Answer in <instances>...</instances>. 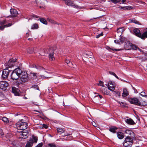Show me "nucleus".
<instances>
[{
    "instance_id": "c756f323",
    "label": "nucleus",
    "mask_w": 147,
    "mask_h": 147,
    "mask_svg": "<svg viewBox=\"0 0 147 147\" xmlns=\"http://www.w3.org/2000/svg\"><path fill=\"white\" fill-rule=\"evenodd\" d=\"M40 22L43 24L47 25V22L46 20L44 18H39Z\"/></svg>"
},
{
    "instance_id": "5701e85b",
    "label": "nucleus",
    "mask_w": 147,
    "mask_h": 147,
    "mask_svg": "<svg viewBox=\"0 0 147 147\" xmlns=\"http://www.w3.org/2000/svg\"><path fill=\"white\" fill-rule=\"evenodd\" d=\"M117 128L116 127L113 126L109 128V130L111 132L113 133H115L116 132V130L117 129Z\"/></svg>"
},
{
    "instance_id": "774afa93",
    "label": "nucleus",
    "mask_w": 147,
    "mask_h": 147,
    "mask_svg": "<svg viewBox=\"0 0 147 147\" xmlns=\"http://www.w3.org/2000/svg\"><path fill=\"white\" fill-rule=\"evenodd\" d=\"M140 2H141L142 4H144V3H145L144 2H143L141 1H140Z\"/></svg>"
},
{
    "instance_id": "052dcab7",
    "label": "nucleus",
    "mask_w": 147,
    "mask_h": 147,
    "mask_svg": "<svg viewBox=\"0 0 147 147\" xmlns=\"http://www.w3.org/2000/svg\"><path fill=\"white\" fill-rule=\"evenodd\" d=\"M126 0H122L121 2L123 4H125L126 3L125 2H126Z\"/></svg>"
},
{
    "instance_id": "0e129e2a",
    "label": "nucleus",
    "mask_w": 147,
    "mask_h": 147,
    "mask_svg": "<svg viewBox=\"0 0 147 147\" xmlns=\"http://www.w3.org/2000/svg\"><path fill=\"white\" fill-rule=\"evenodd\" d=\"M70 135V134H68V133H67V134H65V136H69V135Z\"/></svg>"
},
{
    "instance_id": "338daca9",
    "label": "nucleus",
    "mask_w": 147,
    "mask_h": 147,
    "mask_svg": "<svg viewBox=\"0 0 147 147\" xmlns=\"http://www.w3.org/2000/svg\"><path fill=\"white\" fill-rule=\"evenodd\" d=\"M100 18V17H97V18H93V19H96V18Z\"/></svg>"
},
{
    "instance_id": "b1692460",
    "label": "nucleus",
    "mask_w": 147,
    "mask_h": 147,
    "mask_svg": "<svg viewBox=\"0 0 147 147\" xmlns=\"http://www.w3.org/2000/svg\"><path fill=\"white\" fill-rule=\"evenodd\" d=\"M140 38L142 39H145L147 38V30L144 32L142 34H141Z\"/></svg>"
},
{
    "instance_id": "39448f33",
    "label": "nucleus",
    "mask_w": 147,
    "mask_h": 147,
    "mask_svg": "<svg viewBox=\"0 0 147 147\" xmlns=\"http://www.w3.org/2000/svg\"><path fill=\"white\" fill-rule=\"evenodd\" d=\"M17 134L19 136V139L22 138L23 139H25L28 137V133L27 131H22L20 132L18 131L17 133Z\"/></svg>"
},
{
    "instance_id": "f03ea898",
    "label": "nucleus",
    "mask_w": 147,
    "mask_h": 147,
    "mask_svg": "<svg viewBox=\"0 0 147 147\" xmlns=\"http://www.w3.org/2000/svg\"><path fill=\"white\" fill-rule=\"evenodd\" d=\"M134 142L133 138L126 136L123 143V145L125 147H131Z\"/></svg>"
},
{
    "instance_id": "e433bc0d",
    "label": "nucleus",
    "mask_w": 147,
    "mask_h": 147,
    "mask_svg": "<svg viewBox=\"0 0 147 147\" xmlns=\"http://www.w3.org/2000/svg\"><path fill=\"white\" fill-rule=\"evenodd\" d=\"M130 22H133L135 24H139V22L137 21V20H136L134 19H130Z\"/></svg>"
},
{
    "instance_id": "c85d7f7f",
    "label": "nucleus",
    "mask_w": 147,
    "mask_h": 147,
    "mask_svg": "<svg viewBox=\"0 0 147 147\" xmlns=\"http://www.w3.org/2000/svg\"><path fill=\"white\" fill-rule=\"evenodd\" d=\"M57 131L58 133L61 134L65 131L64 129L60 127H58L57 128Z\"/></svg>"
},
{
    "instance_id": "7c9ffc66",
    "label": "nucleus",
    "mask_w": 147,
    "mask_h": 147,
    "mask_svg": "<svg viewBox=\"0 0 147 147\" xmlns=\"http://www.w3.org/2000/svg\"><path fill=\"white\" fill-rule=\"evenodd\" d=\"M35 67L36 69L39 70H41L42 69H45V68L39 66L38 65H34V66L33 67Z\"/></svg>"
},
{
    "instance_id": "aec40b11",
    "label": "nucleus",
    "mask_w": 147,
    "mask_h": 147,
    "mask_svg": "<svg viewBox=\"0 0 147 147\" xmlns=\"http://www.w3.org/2000/svg\"><path fill=\"white\" fill-rule=\"evenodd\" d=\"M129 95L128 92L126 88L123 89V93L122 94V96L123 97H125Z\"/></svg>"
},
{
    "instance_id": "0eeeda50",
    "label": "nucleus",
    "mask_w": 147,
    "mask_h": 147,
    "mask_svg": "<svg viewBox=\"0 0 147 147\" xmlns=\"http://www.w3.org/2000/svg\"><path fill=\"white\" fill-rule=\"evenodd\" d=\"M16 61V60L10 59L8 62L5 64V65L7 68L11 67L14 65L15 62Z\"/></svg>"
},
{
    "instance_id": "ea45409f",
    "label": "nucleus",
    "mask_w": 147,
    "mask_h": 147,
    "mask_svg": "<svg viewBox=\"0 0 147 147\" xmlns=\"http://www.w3.org/2000/svg\"><path fill=\"white\" fill-rule=\"evenodd\" d=\"M109 73L111 75H112L115 76L118 79L121 80L120 79L118 78V77L116 75L115 73L113 72L110 71L109 72Z\"/></svg>"
},
{
    "instance_id": "09e8293b",
    "label": "nucleus",
    "mask_w": 147,
    "mask_h": 147,
    "mask_svg": "<svg viewBox=\"0 0 147 147\" xmlns=\"http://www.w3.org/2000/svg\"><path fill=\"white\" fill-rule=\"evenodd\" d=\"M94 97H99L100 98H102V96L101 95L98 94L97 95L95 96Z\"/></svg>"
},
{
    "instance_id": "5fc2aeb1",
    "label": "nucleus",
    "mask_w": 147,
    "mask_h": 147,
    "mask_svg": "<svg viewBox=\"0 0 147 147\" xmlns=\"http://www.w3.org/2000/svg\"><path fill=\"white\" fill-rule=\"evenodd\" d=\"M65 62L67 63V64H69V63H70V61L68 60H67V59H66L65 60Z\"/></svg>"
},
{
    "instance_id": "6e6d98bb",
    "label": "nucleus",
    "mask_w": 147,
    "mask_h": 147,
    "mask_svg": "<svg viewBox=\"0 0 147 147\" xmlns=\"http://www.w3.org/2000/svg\"><path fill=\"white\" fill-rule=\"evenodd\" d=\"M119 8L121 9V10H125V7H119Z\"/></svg>"
},
{
    "instance_id": "cd10ccee",
    "label": "nucleus",
    "mask_w": 147,
    "mask_h": 147,
    "mask_svg": "<svg viewBox=\"0 0 147 147\" xmlns=\"http://www.w3.org/2000/svg\"><path fill=\"white\" fill-rule=\"evenodd\" d=\"M21 72L20 73V76L21 77L24 76L26 75H28L27 72L26 71L22 70L20 69Z\"/></svg>"
},
{
    "instance_id": "f8f14e48",
    "label": "nucleus",
    "mask_w": 147,
    "mask_h": 147,
    "mask_svg": "<svg viewBox=\"0 0 147 147\" xmlns=\"http://www.w3.org/2000/svg\"><path fill=\"white\" fill-rule=\"evenodd\" d=\"M115 84L114 82H109L108 83V88L111 91H113L115 89Z\"/></svg>"
},
{
    "instance_id": "864d4df0",
    "label": "nucleus",
    "mask_w": 147,
    "mask_h": 147,
    "mask_svg": "<svg viewBox=\"0 0 147 147\" xmlns=\"http://www.w3.org/2000/svg\"><path fill=\"white\" fill-rule=\"evenodd\" d=\"M92 125L95 127H97V125L95 122H93L92 123Z\"/></svg>"
},
{
    "instance_id": "de8ad7c7",
    "label": "nucleus",
    "mask_w": 147,
    "mask_h": 147,
    "mask_svg": "<svg viewBox=\"0 0 147 147\" xmlns=\"http://www.w3.org/2000/svg\"><path fill=\"white\" fill-rule=\"evenodd\" d=\"M99 85H100L101 86H103V82L102 81H100L99 82V84H98Z\"/></svg>"
},
{
    "instance_id": "6e6552de",
    "label": "nucleus",
    "mask_w": 147,
    "mask_h": 147,
    "mask_svg": "<svg viewBox=\"0 0 147 147\" xmlns=\"http://www.w3.org/2000/svg\"><path fill=\"white\" fill-rule=\"evenodd\" d=\"M131 104L136 105L141 107H145L147 105L146 102H129Z\"/></svg>"
},
{
    "instance_id": "49530a36",
    "label": "nucleus",
    "mask_w": 147,
    "mask_h": 147,
    "mask_svg": "<svg viewBox=\"0 0 147 147\" xmlns=\"http://www.w3.org/2000/svg\"><path fill=\"white\" fill-rule=\"evenodd\" d=\"M42 126L43 128H45V129H47L48 127V126L45 124H43L42 125Z\"/></svg>"
},
{
    "instance_id": "f704fd0d",
    "label": "nucleus",
    "mask_w": 147,
    "mask_h": 147,
    "mask_svg": "<svg viewBox=\"0 0 147 147\" xmlns=\"http://www.w3.org/2000/svg\"><path fill=\"white\" fill-rule=\"evenodd\" d=\"M124 31L123 28H119L117 29V32L118 33L122 34V32Z\"/></svg>"
},
{
    "instance_id": "69168bd1",
    "label": "nucleus",
    "mask_w": 147,
    "mask_h": 147,
    "mask_svg": "<svg viewBox=\"0 0 147 147\" xmlns=\"http://www.w3.org/2000/svg\"><path fill=\"white\" fill-rule=\"evenodd\" d=\"M36 73H34L33 74V75L34 76H36Z\"/></svg>"
},
{
    "instance_id": "f3484780",
    "label": "nucleus",
    "mask_w": 147,
    "mask_h": 147,
    "mask_svg": "<svg viewBox=\"0 0 147 147\" xmlns=\"http://www.w3.org/2000/svg\"><path fill=\"white\" fill-rule=\"evenodd\" d=\"M34 143L33 140L31 139L27 141V143L25 147H32Z\"/></svg>"
},
{
    "instance_id": "a211bd4d",
    "label": "nucleus",
    "mask_w": 147,
    "mask_h": 147,
    "mask_svg": "<svg viewBox=\"0 0 147 147\" xmlns=\"http://www.w3.org/2000/svg\"><path fill=\"white\" fill-rule=\"evenodd\" d=\"M134 32L136 36L140 38L141 34L140 30L138 29L137 28L134 29Z\"/></svg>"
},
{
    "instance_id": "680f3d73",
    "label": "nucleus",
    "mask_w": 147,
    "mask_h": 147,
    "mask_svg": "<svg viewBox=\"0 0 147 147\" xmlns=\"http://www.w3.org/2000/svg\"><path fill=\"white\" fill-rule=\"evenodd\" d=\"M112 50L113 51H119L121 49H112Z\"/></svg>"
},
{
    "instance_id": "a19ab883",
    "label": "nucleus",
    "mask_w": 147,
    "mask_h": 147,
    "mask_svg": "<svg viewBox=\"0 0 147 147\" xmlns=\"http://www.w3.org/2000/svg\"><path fill=\"white\" fill-rule=\"evenodd\" d=\"M140 95L143 97L147 98V94L144 92H142L140 93Z\"/></svg>"
},
{
    "instance_id": "ddd939ff",
    "label": "nucleus",
    "mask_w": 147,
    "mask_h": 147,
    "mask_svg": "<svg viewBox=\"0 0 147 147\" xmlns=\"http://www.w3.org/2000/svg\"><path fill=\"white\" fill-rule=\"evenodd\" d=\"M11 13V17L13 18L16 17L18 13L17 10L14 9H11L10 10Z\"/></svg>"
},
{
    "instance_id": "20e7f679",
    "label": "nucleus",
    "mask_w": 147,
    "mask_h": 147,
    "mask_svg": "<svg viewBox=\"0 0 147 147\" xmlns=\"http://www.w3.org/2000/svg\"><path fill=\"white\" fill-rule=\"evenodd\" d=\"M29 80L28 75L24 76H23L21 77L20 80H18L16 82V84L18 86L20 84H22L23 83L28 82Z\"/></svg>"
},
{
    "instance_id": "7ed1b4c3",
    "label": "nucleus",
    "mask_w": 147,
    "mask_h": 147,
    "mask_svg": "<svg viewBox=\"0 0 147 147\" xmlns=\"http://www.w3.org/2000/svg\"><path fill=\"white\" fill-rule=\"evenodd\" d=\"M16 126L18 129L24 130L27 128L28 125L26 123L23 122V119L20 120L16 124Z\"/></svg>"
},
{
    "instance_id": "79ce46f5",
    "label": "nucleus",
    "mask_w": 147,
    "mask_h": 147,
    "mask_svg": "<svg viewBox=\"0 0 147 147\" xmlns=\"http://www.w3.org/2000/svg\"><path fill=\"white\" fill-rule=\"evenodd\" d=\"M32 139L33 140V142L35 143L37 142L38 140L37 137L35 136H34L33 135L32 136Z\"/></svg>"
},
{
    "instance_id": "2eb2a0df",
    "label": "nucleus",
    "mask_w": 147,
    "mask_h": 147,
    "mask_svg": "<svg viewBox=\"0 0 147 147\" xmlns=\"http://www.w3.org/2000/svg\"><path fill=\"white\" fill-rule=\"evenodd\" d=\"M125 133L127 135V136H129L132 138L134 136V133L131 130H127L125 131Z\"/></svg>"
},
{
    "instance_id": "423d86ee",
    "label": "nucleus",
    "mask_w": 147,
    "mask_h": 147,
    "mask_svg": "<svg viewBox=\"0 0 147 147\" xmlns=\"http://www.w3.org/2000/svg\"><path fill=\"white\" fill-rule=\"evenodd\" d=\"M7 23V21L5 19L2 21H0V24L1 26H0V30H3L5 28L11 26L13 24L11 23H9L7 24L3 25L4 24H6Z\"/></svg>"
},
{
    "instance_id": "dca6fc26",
    "label": "nucleus",
    "mask_w": 147,
    "mask_h": 147,
    "mask_svg": "<svg viewBox=\"0 0 147 147\" xmlns=\"http://www.w3.org/2000/svg\"><path fill=\"white\" fill-rule=\"evenodd\" d=\"M131 45H132L131 43L129 41H127L125 42L124 47L127 50H130L131 49Z\"/></svg>"
},
{
    "instance_id": "3c124183",
    "label": "nucleus",
    "mask_w": 147,
    "mask_h": 147,
    "mask_svg": "<svg viewBox=\"0 0 147 147\" xmlns=\"http://www.w3.org/2000/svg\"><path fill=\"white\" fill-rule=\"evenodd\" d=\"M43 145V144L42 143H40L39 144L35 147H42Z\"/></svg>"
},
{
    "instance_id": "58836bf2",
    "label": "nucleus",
    "mask_w": 147,
    "mask_h": 147,
    "mask_svg": "<svg viewBox=\"0 0 147 147\" xmlns=\"http://www.w3.org/2000/svg\"><path fill=\"white\" fill-rule=\"evenodd\" d=\"M34 50V48H31L28 49L27 51L29 53H33Z\"/></svg>"
},
{
    "instance_id": "6ab92c4d",
    "label": "nucleus",
    "mask_w": 147,
    "mask_h": 147,
    "mask_svg": "<svg viewBox=\"0 0 147 147\" xmlns=\"http://www.w3.org/2000/svg\"><path fill=\"white\" fill-rule=\"evenodd\" d=\"M117 136L118 138L119 139H122L124 137L123 133L121 132H118L117 133Z\"/></svg>"
},
{
    "instance_id": "603ef678",
    "label": "nucleus",
    "mask_w": 147,
    "mask_h": 147,
    "mask_svg": "<svg viewBox=\"0 0 147 147\" xmlns=\"http://www.w3.org/2000/svg\"><path fill=\"white\" fill-rule=\"evenodd\" d=\"M69 67H73L74 68V66L72 64V63L71 62H70L69 63L68 65Z\"/></svg>"
},
{
    "instance_id": "1a4fd4ad",
    "label": "nucleus",
    "mask_w": 147,
    "mask_h": 147,
    "mask_svg": "<svg viewBox=\"0 0 147 147\" xmlns=\"http://www.w3.org/2000/svg\"><path fill=\"white\" fill-rule=\"evenodd\" d=\"M8 68H5L3 70L2 76L4 79H6L8 76L10 70Z\"/></svg>"
},
{
    "instance_id": "9b49d317",
    "label": "nucleus",
    "mask_w": 147,
    "mask_h": 147,
    "mask_svg": "<svg viewBox=\"0 0 147 147\" xmlns=\"http://www.w3.org/2000/svg\"><path fill=\"white\" fill-rule=\"evenodd\" d=\"M65 3L68 6H71L74 7H77V5L74 3L73 2L70 0H63Z\"/></svg>"
},
{
    "instance_id": "e2e57ef3",
    "label": "nucleus",
    "mask_w": 147,
    "mask_h": 147,
    "mask_svg": "<svg viewBox=\"0 0 147 147\" xmlns=\"http://www.w3.org/2000/svg\"><path fill=\"white\" fill-rule=\"evenodd\" d=\"M28 40L30 41H32V38H28Z\"/></svg>"
},
{
    "instance_id": "c03bdc74",
    "label": "nucleus",
    "mask_w": 147,
    "mask_h": 147,
    "mask_svg": "<svg viewBox=\"0 0 147 147\" xmlns=\"http://www.w3.org/2000/svg\"><path fill=\"white\" fill-rule=\"evenodd\" d=\"M48 20L52 24H57V23L55 21L53 20L52 19H48Z\"/></svg>"
},
{
    "instance_id": "4c0bfd02",
    "label": "nucleus",
    "mask_w": 147,
    "mask_h": 147,
    "mask_svg": "<svg viewBox=\"0 0 147 147\" xmlns=\"http://www.w3.org/2000/svg\"><path fill=\"white\" fill-rule=\"evenodd\" d=\"M131 49L135 50H137L138 49L139 50H140L137 46L134 45L132 43V45H131Z\"/></svg>"
},
{
    "instance_id": "a878e982",
    "label": "nucleus",
    "mask_w": 147,
    "mask_h": 147,
    "mask_svg": "<svg viewBox=\"0 0 147 147\" xmlns=\"http://www.w3.org/2000/svg\"><path fill=\"white\" fill-rule=\"evenodd\" d=\"M127 100L128 101H139V100L136 97L133 98L130 97H128L127 99Z\"/></svg>"
},
{
    "instance_id": "72a5a7b5",
    "label": "nucleus",
    "mask_w": 147,
    "mask_h": 147,
    "mask_svg": "<svg viewBox=\"0 0 147 147\" xmlns=\"http://www.w3.org/2000/svg\"><path fill=\"white\" fill-rule=\"evenodd\" d=\"M38 28V24H34L32 26L31 28L32 29H37Z\"/></svg>"
},
{
    "instance_id": "473e14b6",
    "label": "nucleus",
    "mask_w": 147,
    "mask_h": 147,
    "mask_svg": "<svg viewBox=\"0 0 147 147\" xmlns=\"http://www.w3.org/2000/svg\"><path fill=\"white\" fill-rule=\"evenodd\" d=\"M2 120L5 123H7L9 122V121L8 118L5 117H2Z\"/></svg>"
},
{
    "instance_id": "f257e3e1",
    "label": "nucleus",
    "mask_w": 147,
    "mask_h": 147,
    "mask_svg": "<svg viewBox=\"0 0 147 147\" xmlns=\"http://www.w3.org/2000/svg\"><path fill=\"white\" fill-rule=\"evenodd\" d=\"M20 72H21V71L20 68L15 69L11 74V79L13 80H17L20 77Z\"/></svg>"
},
{
    "instance_id": "8fccbe9b",
    "label": "nucleus",
    "mask_w": 147,
    "mask_h": 147,
    "mask_svg": "<svg viewBox=\"0 0 147 147\" xmlns=\"http://www.w3.org/2000/svg\"><path fill=\"white\" fill-rule=\"evenodd\" d=\"M103 33L102 32L100 34L97 35L96 37L97 38H99L100 36H102L103 35Z\"/></svg>"
},
{
    "instance_id": "bb28decb",
    "label": "nucleus",
    "mask_w": 147,
    "mask_h": 147,
    "mask_svg": "<svg viewBox=\"0 0 147 147\" xmlns=\"http://www.w3.org/2000/svg\"><path fill=\"white\" fill-rule=\"evenodd\" d=\"M54 53L53 52L51 53H50L49 54V58L50 60L52 61L54 60L55 59V58H54V55H53Z\"/></svg>"
},
{
    "instance_id": "9d476101",
    "label": "nucleus",
    "mask_w": 147,
    "mask_h": 147,
    "mask_svg": "<svg viewBox=\"0 0 147 147\" xmlns=\"http://www.w3.org/2000/svg\"><path fill=\"white\" fill-rule=\"evenodd\" d=\"M8 83L5 81L0 82V88L1 89H5L8 86Z\"/></svg>"
},
{
    "instance_id": "c9c22d12",
    "label": "nucleus",
    "mask_w": 147,
    "mask_h": 147,
    "mask_svg": "<svg viewBox=\"0 0 147 147\" xmlns=\"http://www.w3.org/2000/svg\"><path fill=\"white\" fill-rule=\"evenodd\" d=\"M102 92L105 94L109 95V92L107 90V88H105L102 90Z\"/></svg>"
},
{
    "instance_id": "a18cd8bd",
    "label": "nucleus",
    "mask_w": 147,
    "mask_h": 147,
    "mask_svg": "<svg viewBox=\"0 0 147 147\" xmlns=\"http://www.w3.org/2000/svg\"><path fill=\"white\" fill-rule=\"evenodd\" d=\"M31 87H33V88H34L35 89H36L38 90H39V87L37 85H34V86H33V85H32V86Z\"/></svg>"
},
{
    "instance_id": "2f4dec72",
    "label": "nucleus",
    "mask_w": 147,
    "mask_h": 147,
    "mask_svg": "<svg viewBox=\"0 0 147 147\" xmlns=\"http://www.w3.org/2000/svg\"><path fill=\"white\" fill-rule=\"evenodd\" d=\"M121 0H110V1H109V2L113 3L115 4L117 3H121Z\"/></svg>"
},
{
    "instance_id": "13d9d810",
    "label": "nucleus",
    "mask_w": 147,
    "mask_h": 147,
    "mask_svg": "<svg viewBox=\"0 0 147 147\" xmlns=\"http://www.w3.org/2000/svg\"><path fill=\"white\" fill-rule=\"evenodd\" d=\"M32 16L33 17V18H38V16H37L35 15L34 14H33L32 15Z\"/></svg>"
},
{
    "instance_id": "37998d69",
    "label": "nucleus",
    "mask_w": 147,
    "mask_h": 147,
    "mask_svg": "<svg viewBox=\"0 0 147 147\" xmlns=\"http://www.w3.org/2000/svg\"><path fill=\"white\" fill-rule=\"evenodd\" d=\"M125 10H130L132 9L133 7L132 6H125Z\"/></svg>"
},
{
    "instance_id": "393cba45",
    "label": "nucleus",
    "mask_w": 147,
    "mask_h": 147,
    "mask_svg": "<svg viewBox=\"0 0 147 147\" xmlns=\"http://www.w3.org/2000/svg\"><path fill=\"white\" fill-rule=\"evenodd\" d=\"M120 104V106L123 107H128L127 105L124 102H117Z\"/></svg>"
},
{
    "instance_id": "bf43d9fd",
    "label": "nucleus",
    "mask_w": 147,
    "mask_h": 147,
    "mask_svg": "<svg viewBox=\"0 0 147 147\" xmlns=\"http://www.w3.org/2000/svg\"><path fill=\"white\" fill-rule=\"evenodd\" d=\"M120 95H121L120 92H117L116 93V95L118 96H121Z\"/></svg>"
},
{
    "instance_id": "4be33fe9",
    "label": "nucleus",
    "mask_w": 147,
    "mask_h": 147,
    "mask_svg": "<svg viewBox=\"0 0 147 147\" xmlns=\"http://www.w3.org/2000/svg\"><path fill=\"white\" fill-rule=\"evenodd\" d=\"M19 143V142L16 140L13 141L12 142V144L14 147H21Z\"/></svg>"
},
{
    "instance_id": "412c9836",
    "label": "nucleus",
    "mask_w": 147,
    "mask_h": 147,
    "mask_svg": "<svg viewBox=\"0 0 147 147\" xmlns=\"http://www.w3.org/2000/svg\"><path fill=\"white\" fill-rule=\"evenodd\" d=\"M125 121L127 123L130 125H133L135 124L133 120L131 118L126 119Z\"/></svg>"
},
{
    "instance_id": "4d7b16f0",
    "label": "nucleus",
    "mask_w": 147,
    "mask_h": 147,
    "mask_svg": "<svg viewBox=\"0 0 147 147\" xmlns=\"http://www.w3.org/2000/svg\"><path fill=\"white\" fill-rule=\"evenodd\" d=\"M0 134L1 135L3 134V131L1 129H0Z\"/></svg>"
},
{
    "instance_id": "4468645a",
    "label": "nucleus",
    "mask_w": 147,
    "mask_h": 147,
    "mask_svg": "<svg viewBox=\"0 0 147 147\" xmlns=\"http://www.w3.org/2000/svg\"><path fill=\"white\" fill-rule=\"evenodd\" d=\"M12 92L16 96L20 95L19 90L15 87H13L12 88Z\"/></svg>"
}]
</instances>
